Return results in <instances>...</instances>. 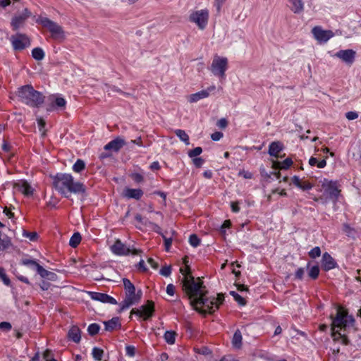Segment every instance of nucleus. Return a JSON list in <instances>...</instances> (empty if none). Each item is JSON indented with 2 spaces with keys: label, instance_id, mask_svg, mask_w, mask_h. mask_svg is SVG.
Segmentation results:
<instances>
[{
  "label": "nucleus",
  "instance_id": "obj_60",
  "mask_svg": "<svg viewBox=\"0 0 361 361\" xmlns=\"http://www.w3.org/2000/svg\"><path fill=\"white\" fill-rule=\"evenodd\" d=\"M51 352L49 350H47L44 351V353H43V358L44 359L45 361H49L51 359H53L51 356Z\"/></svg>",
  "mask_w": 361,
  "mask_h": 361
},
{
  "label": "nucleus",
  "instance_id": "obj_14",
  "mask_svg": "<svg viewBox=\"0 0 361 361\" xmlns=\"http://www.w3.org/2000/svg\"><path fill=\"white\" fill-rule=\"evenodd\" d=\"M14 192H18L25 196H31L33 195L34 188L25 180H19L13 183Z\"/></svg>",
  "mask_w": 361,
  "mask_h": 361
},
{
  "label": "nucleus",
  "instance_id": "obj_30",
  "mask_svg": "<svg viewBox=\"0 0 361 361\" xmlns=\"http://www.w3.org/2000/svg\"><path fill=\"white\" fill-rule=\"evenodd\" d=\"M176 333L173 331H166L164 338L165 341L170 345L174 344L176 341Z\"/></svg>",
  "mask_w": 361,
  "mask_h": 361
},
{
  "label": "nucleus",
  "instance_id": "obj_13",
  "mask_svg": "<svg viewBox=\"0 0 361 361\" xmlns=\"http://www.w3.org/2000/svg\"><path fill=\"white\" fill-rule=\"evenodd\" d=\"M312 33L314 37L320 43H326L329 39L334 37L332 31L324 30L319 26L313 27Z\"/></svg>",
  "mask_w": 361,
  "mask_h": 361
},
{
  "label": "nucleus",
  "instance_id": "obj_19",
  "mask_svg": "<svg viewBox=\"0 0 361 361\" xmlns=\"http://www.w3.org/2000/svg\"><path fill=\"white\" fill-rule=\"evenodd\" d=\"M126 145V141L121 137H117L114 140L106 144L104 149L105 150H110L112 152H118Z\"/></svg>",
  "mask_w": 361,
  "mask_h": 361
},
{
  "label": "nucleus",
  "instance_id": "obj_44",
  "mask_svg": "<svg viewBox=\"0 0 361 361\" xmlns=\"http://www.w3.org/2000/svg\"><path fill=\"white\" fill-rule=\"evenodd\" d=\"M321 255V250L319 247H314L309 252V256L311 258H316L317 257H319Z\"/></svg>",
  "mask_w": 361,
  "mask_h": 361
},
{
  "label": "nucleus",
  "instance_id": "obj_51",
  "mask_svg": "<svg viewBox=\"0 0 361 361\" xmlns=\"http://www.w3.org/2000/svg\"><path fill=\"white\" fill-rule=\"evenodd\" d=\"M313 185L307 181L302 182L300 184V187L299 188L303 190H307L312 189Z\"/></svg>",
  "mask_w": 361,
  "mask_h": 361
},
{
  "label": "nucleus",
  "instance_id": "obj_1",
  "mask_svg": "<svg viewBox=\"0 0 361 361\" xmlns=\"http://www.w3.org/2000/svg\"><path fill=\"white\" fill-rule=\"evenodd\" d=\"M188 269L189 268L186 267ZM180 273L184 276L182 280V288L186 293L191 306L201 313H212L219 309V305L224 300V295L219 293L216 297L207 296V290L203 285L200 278L195 279L190 270L187 272L180 269Z\"/></svg>",
  "mask_w": 361,
  "mask_h": 361
},
{
  "label": "nucleus",
  "instance_id": "obj_46",
  "mask_svg": "<svg viewBox=\"0 0 361 361\" xmlns=\"http://www.w3.org/2000/svg\"><path fill=\"white\" fill-rule=\"evenodd\" d=\"M145 225H149L150 227L157 233H161V228L156 224H154L149 221L146 220L145 221Z\"/></svg>",
  "mask_w": 361,
  "mask_h": 361
},
{
  "label": "nucleus",
  "instance_id": "obj_12",
  "mask_svg": "<svg viewBox=\"0 0 361 361\" xmlns=\"http://www.w3.org/2000/svg\"><path fill=\"white\" fill-rule=\"evenodd\" d=\"M154 311V302L151 300H147V304L142 305L140 309H133L130 312V314H136L139 317H143L145 320H147L153 315Z\"/></svg>",
  "mask_w": 361,
  "mask_h": 361
},
{
  "label": "nucleus",
  "instance_id": "obj_33",
  "mask_svg": "<svg viewBox=\"0 0 361 361\" xmlns=\"http://www.w3.org/2000/svg\"><path fill=\"white\" fill-rule=\"evenodd\" d=\"M81 241V235L79 233H75L70 239L69 245L72 247H76Z\"/></svg>",
  "mask_w": 361,
  "mask_h": 361
},
{
  "label": "nucleus",
  "instance_id": "obj_62",
  "mask_svg": "<svg viewBox=\"0 0 361 361\" xmlns=\"http://www.w3.org/2000/svg\"><path fill=\"white\" fill-rule=\"evenodd\" d=\"M226 0H214V6H216L217 11H220L222 5L224 4Z\"/></svg>",
  "mask_w": 361,
  "mask_h": 361
},
{
  "label": "nucleus",
  "instance_id": "obj_37",
  "mask_svg": "<svg viewBox=\"0 0 361 361\" xmlns=\"http://www.w3.org/2000/svg\"><path fill=\"white\" fill-rule=\"evenodd\" d=\"M103 354H104L103 350H102L99 348L94 347L92 349V355L96 360H98V361L102 360Z\"/></svg>",
  "mask_w": 361,
  "mask_h": 361
},
{
  "label": "nucleus",
  "instance_id": "obj_55",
  "mask_svg": "<svg viewBox=\"0 0 361 361\" xmlns=\"http://www.w3.org/2000/svg\"><path fill=\"white\" fill-rule=\"evenodd\" d=\"M228 125V122L226 118H221L217 122V126L219 128H225Z\"/></svg>",
  "mask_w": 361,
  "mask_h": 361
},
{
  "label": "nucleus",
  "instance_id": "obj_2",
  "mask_svg": "<svg viewBox=\"0 0 361 361\" xmlns=\"http://www.w3.org/2000/svg\"><path fill=\"white\" fill-rule=\"evenodd\" d=\"M54 185L55 189L68 198L71 193L84 194L85 193V186L79 181H75L72 175L68 173H58L54 179Z\"/></svg>",
  "mask_w": 361,
  "mask_h": 361
},
{
  "label": "nucleus",
  "instance_id": "obj_64",
  "mask_svg": "<svg viewBox=\"0 0 361 361\" xmlns=\"http://www.w3.org/2000/svg\"><path fill=\"white\" fill-rule=\"evenodd\" d=\"M293 183L297 186L298 188L300 187V184L302 183L301 180L298 176H294L292 178Z\"/></svg>",
  "mask_w": 361,
  "mask_h": 361
},
{
  "label": "nucleus",
  "instance_id": "obj_32",
  "mask_svg": "<svg viewBox=\"0 0 361 361\" xmlns=\"http://www.w3.org/2000/svg\"><path fill=\"white\" fill-rule=\"evenodd\" d=\"M175 134L176 135L177 137H179V139L181 141L184 142L185 143V145H188L190 144L189 136L185 133V130H180V129H177L175 130Z\"/></svg>",
  "mask_w": 361,
  "mask_h": 361
},
{
  "label": "nucleus",
  "instance_id": "obj_5",
  "mask_svg": "<svg viewBox=\"0 0 361 361\" xmlns=\"http://www.w3.org/2000/svg\"><path fill=\"white\" fill-rule=\"evenodd\" d=\"M123 286L126 290V297L121 303V311L129 308L131 305L137 303L142 297V290H139L135 293V287L128 279H123Z\"/></svg>",
  "mask_w": 361,
  "mask_h": 361
},
{
  "label": "nucleus",
  "instance_id": "obj_18",
  "mask_svg": "<svg viewBox=\"0 0 361 361\" xmlns=\"http://www.w3.org/2000/svg\"><path fill=\"white\" fill-rule=\"evenodd\" d=\"M91 299L97 301H99L104 303H109L116 305L117 304L116 300L111 296L102 293L97 292H88Z\"/></svg>",
  "mask_w": 361,
  "mask_h": 361
},
{
  "label": "nucleus",
  "instance_id": "obj_53",
  "mask_svg": "<svg viewBox=\"0 0 361 361\" xmlns=\"http://www.w3.org/2000/svg\"><path fill=\"white\" fill-rule=\"evenodd\" d=\"M11 324L9 322H3L0 323V329H4L8 331L11 329Z\"/></svg>",
  "mask_w": 361,
  "mask_h": 361
},
{
  "label": "nucleus",
  "instance_id": "obj_15",
  "mask_svg": "<svg viewBox=\"0 0 361 361\" xmlns=\"http://www.w3.org/2000/svg\"><path fill=\"white\" fill-rule=\"evenodd\" d=\"M49 104L47 110L51 111L56 109H64L66 107V101L64 98L53 94L49 97Z\"/></svg>",
  "mask_w": 361,
  "mask_h": 361
},
{
  "label": "nucleus",
  "instance_id": "obj_47",
  "mask_svg": "<svg viewBox=\"0 0 361 361\" xmlns=\"http://www.w3.org/2000/svg\"><path fill=\"white\" fill-rule=\"evenodd\" d=\"M23 235L28 238L32 241H34L37 238V233L36 232L24 231Z\"/></svg>",
  "mask_w": 361,
  "mask_h": 361
},
{
  "label": "nucleus",
  "instance_id": "obj_56",
  "mask_svg": "<svg viewBox=\"0 0 361 361\" xmlns=\"http://www.w3.org/2000/svg\"><path fill=\"white\" fill-rule=\"evenodd\" d=\"M223 137V133L221 132H215L212 134L211 137L214 141L219 140Z\"/></svg>",
  "mask_w": 361,
  "mask_h": 361
},
{
  "label": "nucleus",
  "instance_id": "obj_16",
  "mask_svg": "<svg viewBox=\"0 0 361 361\" xmlns=\"http://www.w3.org/2000/svg\"><path fill=\"white\" fill-rule=\"evenodd\" d=\"M30 16L31 13L27 8H25L22 13L15 16L11 20L13 29L16 30L20 27Z\"/></svg>",
  "mask_w": 361,
  "mask_h": 361
},
{
  "label": "nucleus",
  "instance_id": "obj_3",
  "mask_svg": "<svg viewBox=\"0 0 361 361\" xmlns=\"http://www.w3.org/2000/svg\"><path fill=\"white\" fill-rule=\"evenodd\" d=\"M353 322L354 319L352 316H349L341 307H338L336 316L333 319L331 325L334 340L337 341L340 338L343 344L347 345L348 343L347 337L342 335L338 330L336 331V328L340 330L345 329L348 326H353Z\"/></svg>",
  "mask_w": 361,
  "mask_h": 361
},
{
  "label": "nucleus",
  "instance_id": "obj_57",
  "mask_svg": "<svg viewBox=\"0 0 361 361\" xmlns=\"http://www.w3.org/2000/svg\"><path fill=\"white\" fill-rule=\"evenodd\" d=\"M132 178L137 183H140L143 180V176L140 173L132 174Z\"/></svg>",
  "mask_w": 361,
  "mask_h": 361
},
{
  "label": "nucleus",
  "instance_id": "obj_8",
  "mask_svg": "<svg viewBox=\"0 0 361 361\" xmlns=\"http://www.w3.org/2000/svg\"><path fill=\"white\" fill-rule=\"evenodd\" d=\"M189 20L196 24L199 29L204 30L208 24L209 11L202 9L192 11L189 16Z\"/></svg>",
  "mask_w": 361,
  "mask_h": 361
},
{
  "label": "nucleus",
  "instance_id": "obj_61",
  "mask_svg": "<svg viewBox=\"0 0 361 361\" xmlns=\"http://www.w3.org/2000/svg\"><path fill=\"white\" fill-rule=\"evenodd\" d=\"M163 238L164 239L166 250L167 251H169V248H170V247L171 245V243H172V239L171 238H166L164 235H163Z\"/></svg>",
  "mask_w": 361,
  "mask_h": 361
},
{
  "label": "nucleus",
  "instance_id": "obj_7",
  "mask_svg": "<svg viewBox=\"0 0 361 361\" xmlns=\"http://www.w3.org/2000/svg\"><path fill=\"white\" fill-rule=\"evenodd\" d=\"M228 68V59L226 57L215 56L213 59L210 70L212 73L221 78H225V73Z\"/></svg>",
  "mask_w": 361,
  "mask_h": 361
},
{
  "label": "nucleus",
  "instance_id": "obj_10",
  "mask_svg": "<svg viewBox=\"0 0 361 361\" xmlns=\"http://www.w3.org/2000/svg\"><path fill=\"white\" fill-rule=\"evenodd\" d=\"M322 188L324 193L331 199H336L339 195L340 190L338 188L337 183L327 179H324L322 182Z\"/></svg>",
  "mask_w": 361,
  "mask_h": 361
},
{
  "label": "nucleus",
  "instance_id": "obj_24",
  "mask_svg": "<svg viewBox=\"0 0 361 361\" xmlns=\"http://www.w3.org/2000/svg\"><path fill=\"white\" fill-rule=\"evenodd\" d=\"M68 336L75 343H79L81 338V331L77 326H73L68 331Z\"/></svg>",
  "mask_w": 361,
  "mask_h": 361
},
{
  "label": "nucleus",
  "instance_id": "obj_63",
  "mask_svg": "<svg viewBox=\"0 0 361 361\" xmlns=\"http://www.w3.org/2000/svg\"><path fill=\"white\" fill-rule=\"evenodd\" d=\"M39 286L41 288L42 290H47L50 287V283L45 281H42L40 283H39Z\"/></svg>",
  "mask_w": 361,
  "mask_h": 361
},
{
  "label": "nucleus",
  "instance_id": "obj_31",
  "mask_svg": "<svg viewBox=\"0 0 361 361\" xmlns=\"http://www.w3.org/2000/svg\"><path fill=\"white\" fill-rule=\"evenodd\" d=\"M32 56L37 61H41L44 58L45 54L42 48L36 47L32 50Z\"/></svg>",
  "mask_w": 361,
  "mask_h": 361
},
{
  "label": "nucleus",
  "instance_id": "obj_52",
  "mask_svg": "<svg viewBox=\"0 0 361 361\" xmlns=\"http://www.w3.org/2000/svg\"><path fill=\"white\" fill-rule=\"evenodd\" d=\"M345 117L350 121L355 120L358 117V114L355 111H348L346 113Z\"/></svg>",
  "mask_w": 361,
  "mask_h": 361
},
{
  "label": "nucleus",
  "instance_id": "obj_20",
  "mask_svg": "<svg viewBox=\"0 0 361 361\" xmlns=\"http://www.w3.org/2000/svg\"><path fill=\"white\" fill-rule=\"evenodd\" d=\"M336 265V262L333 259V257L328 253L325 252L323 254L322 259V268L327 271L334 268H335Z\"/></svg>",
  "mask_w": 361,
  "mask_h": 361
},
{
  "label": "nucleus",
  "instance_id": "obj_48",
  "mask_svg": "<svg viewBox=\"0 0 361 361\" xmlns=\"http://www.w3.org/2000/svg\"><path fill=\"white\" fill-rule=\"evenodd\" d=\"M192 162L196 167L200 168L202 166L204 161L201 157H195V158H193Z\"/></svg>",
  "mask_w": 361,
  "mask_h": 361
},
{
  "label": "nucleus",
  "instance_id": "obj_17",
  "mask_svg": "<svg viewBox=\"0 0 361 361\" xmlns=\"http://www.w3.org/2000/svg\"><path fill=\"white\" fill-rule=\"evenodd\" d=\"M355 54L356 52L353 49H345L337 51L334 56L347 64L351 65L355 61Z\"/></svg>",
  "mask_w": 361,
  "mask_h": 361
},
{
  "label": "nucleus",
  "instance_id": "obj_54",
  "mask_svg": "<svg viewBox=\"0 0 361 361\" xmlns=\"http://www.w3.org/2000/svg\"><path fill=\"white\" fill-rule=\"evenodd\" d=\"M305 274V269L303 268H299L295 272V278L301 280Z\"/></svg>",
  "mask_w": 361,
  "mask_h": 361
},
{
  "label": "nucleus",
  "instance_id": "obj_23",
  "mask_svg": "<svg viewBox=\"0 0 361 361\" xmlns=\"http://www.w3.org/2000/svg\"><path fill=\"white\" fill-rule=\"evenodd\" d=\"M37 271L42 278L53 281H56L57 279V275L55 273L46 270L41 265L37 267Z\"/></svg>",
  "mask_w": 361,
  "mask_h": 361
},
{
  "label": "nucleus",
  "instance_id": "obj_21",
  "mask_svg": "<svg viewBox=\"0 0 361 361\" xmlns=\"http://www.w3.org/2000/svg\"><path fill=\"white\" fill-rule=\"evenodd\" d=\"M123 195L128 199L140 200L143 195V192L141 189L126 188Z\"/></svg>",
  "mask_w": 361,
  "mask_h": 361
},
{
  "label": "nucleus",
  "instance_id": "obj_34",
  "mask_svg": "<svg viewBox=\"0 0 361 361\" xmlns=\"http://www.w3.org/2000/svg\"><path fill=\"white\" fill-rule=\"evenodd\" d=\"M309 164L312 166L317 165L318 168L323 169L326 166V161L325 159H322L319 161L316 158L311 157L309 160Z\"/></svg>",
  "mask_w": 361,
  "mask_h": 361
},
{
  "label": "nucleus",
  "instance_id": "obj_25",
  "mask_svg": "<svg viewBox=\"0 0 361 361\" xmlns=\"http://www.w3.org/2000/svg\"><path fill=\"white\" fill-rule=\"evenodd\" d=\"M105 330L107 331H112L121 326L118 317H114L111 319L104 322Z\"/></svg>",
  "mask_w": 361,
  "mask_h": 361
},
{
  "label": "nucleus",
  "instance_id": "obj_6",
  "mask_svg": "<svg viewBox=\"0 0 361 361\" xmlns=\"http://www.w3.org/2000/svg\"><path fill=\"white\" fill-rule=\"evenodd\" d=\"M37 22L48 29L51 32V37L54 39L62 40L65 38V34L62 27L56 23L44 17L39 18Z\"/></svg>",
  "mask_w": 361,
  "mask_h": 361
},
{
  "label": "nucleus",
  "instance_id": "obj_45",
  "mask_svg": "<svg viewBox=\"0 0 361 361\" xmlns=\"http://www.w3.org/2000/svg\"><path fill=\"white\" fill-rule=\"evenodd\" d=\"M171 273V268L170 266H164L160 270V274L164 276H169Z\"/></svg>",
  "mask_w": 361,
  "mask_h": 361
},
{
  "label": "nucleus",
  "instance_id": "obj_26",
  "mask_svg": "<svg viewBox=\"0 0 361 361\" xmlns=\"http://www.w3.org/2000/svg\"><path fill=\"white\" fill-rule=\"evenodd\" d=\"M290 10L294 13H300L304 11V3L302 0H289Z\"/></svg>",
  "mask_w": 361,
  "mask_h": 361
},
{
  "label": "nucleus",
  "instance_id": "obj_39",
  "mask_svg": "<svg viewBox=\"0 0 361 361\" xmlns=\"http://www.w3.org/2000/svg\"><path fill=\"white\" fill-rule=\"evenodd\" d=\"M11 245V241L8 238H1V232L0 231V250H4Z\"/></svg>",
  "mask_w": 361,
  "mask_h": 361
},
{
  "label": "nucleus",
  "instance_id": "obj_36",
  "mask_svg": "<svg viewBox=\"0 0 361 361\" xmlns=\"http://www.w3.org/2000/svg\"><path fill=\"white\" fill-rule=\"evenodd\" d=\"M85 164L84 161H82V159H78L73 166V170L76 173H80L85 169Z\"/></svg>",
  "mask_w": 361,
  "mask_h": 361
},
{
  "label": "nucleus",
  "instance_id": "obj_59",
  "mask_svg": "<svg viewBox=\"0 0 361 361\" xmlns=\"http://www.w3.org/2000/svg\"><path fill=\"white\" fill-rule=\"evenodd\" d=\"M231 207L233 212L237 213L240 211V207L238 206V202H232L231 203Z\"/></svg>",
  "mask_w": 361,
  "mask_h": 361
},
{
  "label": "nucleus",
  "instance_id": "obj_35",
  "mask_svg": "<svg viewBox=\"0 0 361 361\" xmlns=\"http://www.w3.org/2000/svg\"><path fill=\"white\" fill-rule=\"evenodd\" d=\"M319 274V267L317 265H314V266L310 267L308 271V276L312 279H314V280L317 279Z\"/></svg>",
  "mask_w": 361,
  "mask_h": 361
},
{
  "label": "nucleus",
  "instance_id": "obj_9",
  "mask_svg": "<svg viewBox=\"0 0 361 361\" xmlns=\"http://www.w3.org/2000/svg\"><path fill=\"white\" fill-rule=\"evenodd\" d=\"M111 251L116 255L126 256L131 253L132 255H138L141 251L135 248H131L116 239L114 243L110 247Z\"/></svg>",
  "mask_w": 361,
  "mask_h": 361
},
{
  "label": "nucleus",
  "instance_id": "obj_50",
  "mask_svg": "<svg viewBox=\"0 0 361 361\" xmlns=\"http://www.w3.org/2000/svg\"><path fill=\"white\" fill-rule=\"evenodd\" d=\"M0 278L3 280L4 284L9 285L10 280L6 276V274L4 273V269L1 267H0Z\"/></svg>",
  "mask_w": 361,
  "mask_h": 361
},
{
  "label": "nucleus",
  "instance_id": "obj_40",
  "mask_svg": "<svg viewBox=\"0 0 361 361\" xmlns=\"http://www.w3.org/2000/svg\"><path fill=\"white\" fill-rule=\"evenodd\" d=\"M99 326L97 324L94 323L89 325L87 331L90 335L94 336L99 332Z\"/></svg>",
  "mask_w": 361,
  "mask_h": 361
},
{
  "label": "nucleus",
  "instance_id": "obj_28",
  "mask_svg": "<svg viewBox=\"0 0 361 361\" xmlns=\"http://www.w3.org/2000/svg\"><path fill=\"white\" fill-rule=\"evenodd\" d=\"M208 97V93L206 91L201 90L195 94H192L188 96V100L190 103L197 102L202 99Z\"/></svg>",
  "mask_w": 361,
  "mask_h": 361
},
{
  "label": "nucleus",
  "instance_id": "obj_38",
  "mask_svg": "<svg viewBox=\"0 0 361 361\" xmlns=\"http://www.w3.org/2000/svg\"><path fill=\"white\" fill-rule=\"evenodd\" d=\"M21 263H22V264H23L25 266L30 267L32 268H35L36 270H37V267L40 266L36 261L30 259H27V258L23 259L21 260Z\"/></svg>",
  "mask_w": 361,
  "mask_h": 361
},
{
  "label": "nucleus",
  "instance_id": "obj_49",
  "mask_svg": "<svg viewBox=\"0 0 361 361\" xmlns=\"http://www.w3.org/2000/svg\"><path fill=\"white\" fill-rule=\"evenodd\" d=\"M126 354L130 357H133L135 354V348L134 346L128 345L126 347Z\"/></svg>",
  "mask_w": 361,
  "mask_h": 361
},
{
  "label": "nucleus",
  "instance_id": "obj_43",
  "mask_svg": "<svg viewBox=\"0 0 361 361\" xmlns=\"http://www.w3.org/2000/svg\"><path fill=\"white\" fill-rule=\"evenodd\" d=\"M202 152V149L200 147H197L195 149L188 152V156L190 158H195Z\"/></svg>",
  "mask_w": 361,
  "mask_h": 361
},
{
  "label": "nucleus",
  "instance_id": "obj_58",
  "mask_svg": "<svg viewBox=\"0 0 361 361\" xmlns=\"http://www.w3.org/2000/svg\"><path fill=\"white\" fill-rule=\"evenodd\" d=\"M166 293L170 295H173L175 293V286L170 283L166 287Z\"/></svg>",
  "mask_w": 361,
  "mask_h": 361
},
{
  "label": "nucleus",
  "instance_id": "obj_42",
  "mask_svg": "<svg viewBox=\"0 0 361 361\" xmlns=\"http://www.w3.org/2000/svg\"><path fill=\"white\" fill-rule=\"evenodd\" d=\"M189 243L192 247H197L200 243V240L197 235L192 234L190 235Z\"/></svg>",
  "mask_w": 361,
  "mask_h": 361
},
{
  "label": "nucleus",
  "instance_id": "obj_22",
  "mask_svg": "<svg viewBox=\"0 0 361 361\" xmlns=\"http://www.w3.org/2000/svg\"><path fill=\"white\" fill-rule=\"evenodd\" d=\"M283 145L281 142H272L269 147V154L271 157H279V152L283 149Z\"/></svg>",
  "mask_w": 361,
  "mask_h": 361
},
{
  "label": "nucleus",
  "instance_id": "obj_27",
  "mask_svg": "<svg viewBox=\"0 0 361 361\" xmlns=\"http://www.w3.org/2000/svg\"><path fill=\"white\" fill-rule=\"evenodd\" d=\"M293 164V161L290 158H287L282 162L274 161L272 167L274 169H287Z\"/></svg>",
  "mask_w": 361,
  "mask_h": 361
},
{
  "label": "nucleus",
  "instance_id": "obj_29",
  "mask_svg": "<svg viewBox=\"0 0 361 361\" xmlns=\"http://www.w3.org/2000/svg\"><path fill=\"white\" fill-rule=\"evenodd\" d=\"M242 334L239 330H237L233 336V345L237 348H240L242 345Z\"/></svg>",
  "mask_w": 361,
  "mask_h": 361
},
{
  "label": "nucleus",
  "instance_id": "obj_4",
  "mask_svg": "<svg viewBox=\"0 0 361 361\" xmlns=\"http://www.w3.org/2000/svg\"><path fill=\"white\" fill-rule=\"evenodd\" d=\"M17 95L20 102L30 107H39L44 102L45 97L39 91L35 90L32 85L22 86L18 90Z\"/></svg>",
  "mask_w": 361,
  "mask_h": 361
},
{
  "label": "nucleus",
  "instance_id": "obj_41",
  "mask_svg": "<svg viewBox=\"0 0 361 361\" xmlns=\"http://www.w3.org/2000/svg\"><path fill=\"white\" fill-rule=\"evenodd\" d=\"M230 294L233 297L235 300L240 305L246 304L245 300L235 291H231Z\"/></svg>",
  "mask_w": 361,
  "mask_h": 361
},
{
  "label": "nucleus",
  "instance_id": "obj_11",
  "mask_svg": "<svg viewBox=\"0 0 361 361\" xmlns=\"http://www.w3.org/2000/svg\"><path fill=\"white\" fill-rule=\"evenodd\" d=\"M11 42L15 50H23L30 45L28 37L21 33L12 35L11 37Z\"/></svg>",
  "mask_w": 361,
  "mask_h": 361
}]
</instances>
